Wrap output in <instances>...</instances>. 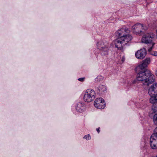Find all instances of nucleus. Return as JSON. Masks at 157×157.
I'll list each match as a JSON object with an SVG mask.
<instances>
[{
  "instance_id": "obj_21",
  "label": "nucleus",
  "mask_w": 157,
  "mask_h": 157,
  "mask_svg": "<svg viewBox=\"0 0 157 157\" xmlns=\"http://www.w3.org/2000/svg\"><path fill=\"white\" fill-rule=\"evenodd\" d=\"M125 57H124V56H123L122 57V59H121L122 63H123L124 62V61H125Z\"/></svg>"
},
{
  "instance_id": "obj_14",
  "label": "nucleus",
  "mask_w": 157,
  "mask_h": 157,
  "mask_svg": "<svg viewBox=\"0 0 157 157\" xmlns=\"http://www.w3.org/2000/svg\"><path fill=\"white\" fill-rule=\"evenodd\" d=\"M97 90L98 93L102 94L106 90V86L103 85H100L97 88Z\"/></svg>"
},
{
  "instance_id": "obj_6",
  "label": "nucleus",
  "mask_w": 157,
  "mask_h": 157,
  "mask_svg": "<svg viewBox=\"0 0 157 157\" xmlns=\"http://www.w3.org/2000/svg\"><path fill=\"white\" fill-rule=\"evenodd\" d=\"M94 105L96 108L99 109H104L105 106L104 100L101 98H97L94 101Z\"/></svg>"
},
{
  "instance_id": "obj_3",
  "label": "nucleus",
  "mask_w": 157,
  "mask_h": 157,
  "mask_svg": "<svg viewBox=\"0 0 157 157\" xmlns=\"http://www.w3.org/2000/svg\"><path fill=\"white\" fill-rule=\"evenodd\" d=\"M147 29V27L143 24L137 23L132 27L133 32L136 35H141L144 33V31Z\"/></svg>"
},
{
  "instance_id": "obj_26",
  "label": "nucleus",
  "mask_w": 157,
  "mask_h": 157,
  "mask_svg": "<svg viewBox=\"0 0 157 157\" xmlns=\"http://www.w3.org/2000/svg\"><path fill=\"white\" fill-rule=\"evenodd\" d=\"M156 32H157L156 37H157V30H156Z\"/></svg>"
},
{
  "instance_id": "obj_1",
  "label": "nucleus",
  "mask_w": 157,
  "mask_h": 157,
  "mask_svg": "<svg viewBox=\"0 0 157 157\" xmlns=\"http://www.w3.org/2000/svg\"><path fill=\"white\" fill-rule=\"evenodd\" d=\"M129 30L126 28L120 29L116 33V36L118 37L115 41V47L118 49L121 50L125 45H129L132 39V36L128 34Z\"/></svg>"
},
{
  "instance_id": "obj_24",
  "label": "nucleus",
  "mask_w": 157,
  "mask_h": 157,
  "mask_svg": "<svg viewBox=\"0 0 157 157\" xmlns=\"http://www.w3.org/2000/svg\"><path fill=\"white\" fill-rule=\"evenodd\" d=\"M136 82L135 80H134L132 82V84H134Z\"/></svg>"
},
{
  "instance_id": "obj_5",
  "label": "nucleus",
  "mask_w": 157,
  "mask_h": 157,
  "mask_svg": "<svg viewBox=\"0 0 157 157\" xmlns=\"http://www.w3.org/2000/svg\"><path fill=\"white\" fill-rule=\"evenodd\" d=\"M155 34L152 33H147L142 39V42L146 44H150L156 38Z\"/></svg>"
},
{
  "instance_id": "obj_25",
  "label": "nucleus",
  "mask_w": 157,
  "mask_h": 157,
  "mask_svg": "<svg viewBox=\"0 0 157 157\" xmlns=\"http://www.w3.org/2000/svg\"><path fill=\"white\" fill-rule=\"evenodd\" d=\"M155 74L157 76V70L155 71Z\"/></svg>"
},
{
  "instance_id": "obj_17",
  "label": "nucleus",
  "mask_w": 157,
  "mask_h": 157,
  "mask_svg": "<svg viewBox=\"0 0 157 157\" xmlns=\"http://www.w3.org/2000/svg\"><path fill=\"white\" fill-rule=\"evenodd\" d=\"M150 54L154 56H157V52L156 51H153L150 52Z\"/></svg>"
},
{
  "instance_id": "obj_2",
  "label": "nucleus",
  "mask_w": 157,
  "mask_h": 157,
  "mask_svg": "<svg viewBox=\"0 0 157 157\" xmlns=\"http://www.w3.org/2000/svg\"><path fill=\"white\" fill-rule=\"evenodd\" d=\"M137 73V80L141 82L144 86H148L154 82V75L149 70H139Z\"/></svg>"
},
{
  "instance_id": "obj_23",
  "label": "nucleus",
  "mask_w": 157,
  "mask_h": 157,
  "mask_svg": "<svg viewBox=\"0 0 157 157\" xmlns=\"http://www.w3.org/2000/svg\"><path fill=\"white\" fill-rule=\"evenodd\" d=\"M154 97L155 98V99H156V100H157V94L155 95Z\"/></svg>"
},
{
  "instance_id": "obj_13",
  "label": "nucleus",
  "mask_w": 157,
  "mask_h": 157,
  "mask_svg": "<svg viewBox=\"0 0 157 157\" xmlns=\"http://www.w3.org/2000/svg\"><path fill=\"white\" fill-rule=\"evenodd\" d=\"M151 97L150 99V102L153 104V105L152 106V109L153 110L154 112H156L157 111V105H155L156 103H157V100L155 99V98L154 97V96H150Z\"/></svg>"
},
{
  "instance_id": "obj_9",
  "label": "nucleus",
  "mask_w": 157,
  "mask_h": 157,
  "mask_svg": "<svg viewBox=\"0 0 157 157\" xmlns=\"http://www.w3.org/2000/svg\"><path fill=\"white\" fill-rule=\"evenodd\" d=\"M146 54V50L143 48L138 50L135 53V56L138 59H142L145 57Z\"/></svg>"
},
{
  "instance_id": "obj_10",
  "label": "nucleus",
  "mask_w": 157,
  "mask_h": 157,
  "mask_svg": "<svg viewBox=\"0 0 157 157\" xmlns=\"http://www.w3.org/2000/svg\"><path fill=\"white\" fill-rule=\"evenodd\" d=\"M97 47L99 49L109 46V44L107 41L105 40H98L97 43Z\"/></svg>"
},
{
  "instance_id": "obj_19",
  "label": "nucleus",
  "mask_w": 157,
  "mask_h": 157,
  "mask_svg": "<svg viewBox=\"0 0 157 157\" xmlns=\"http://www.w3.org/2000/svg\"><path fill=\"white\" fill-rule=\"evenodd\" d=\"M154 44L152 43V46L150 48L148 49V52H149L150 53V52H151V50H152L153 47V46L154 45Z\"/></svg>"
},
{
  "instance_id": "obj_12",
  "label": "nucleus",
  "mask_w": 157,
  "mask_h": 157,
  "mask_svg": "<svg viewBox=\"0 0 157 157\" xmlns=\"http://www.w3.org/2000/svg\"><path fill=\"white\" fill-rule=\"evenodd\" d=\"M99 50L100 54L102 57H107L109 52V47H105V48L100 49Z\"/></svg>"
},
{
  "instance_id": "obj_16",
  "label": "nucleus",
  "mask_w": 157,
  "mask_h": 157,
  "mask_svg": "<svg viewBox=\"0 0 157 157\" xmlns=\"http://www.w3.org/2000/svg\"><path fill=\"white\" fill-rule=\"evenodd\" d=\"M83 138L85 139L86 140H89L91 139V137L89 134H88L87 135H85L84 136Z\"/></svg>"
},
{
  "instance_id": "obj_20",
  "label": "nucleus",
  "mask_w": 157,
  "mask_h": 157,
  "mask_svg": "<svg viewBox=\"0 0 157 157\" xmlns=\"http://www.w3.org/2000/svg\"><path fill=\"white\" fill-rule=\"evenodd\" d=\"M84 78H79L78 79V80L81 82H83L84 81Z\"/></svg>"
},
{
  "instance_id": "obj_8",
  "label": "nucleus",
  "mask_w": 157,
  "mask_h": 157,
  "mask_svg": "<svg viewBox=\"0 0 157 157\" xmlns=\"http://www.w3.org/2000/svg\"><path fill=\"white\" fill-rule=\"evenodd\" d=\"M150 58H147L144 60L142 63L140 64L136 68V69L139 70H148L145 68L147 67L148 65L150 62Z\"/></svg>"
},
{
  "instance_id": "obj_15",
  "label": "nucleus",
  "mask_w": 157,
  "mask_h": 157,
  "mask_svg": "<svg viewBox=\"0 0 157 157\" xmlns=\"http://www.w3.org/2000/svg\"><path fill=\"white\" fill-rule=\"evenodd\" d=\"M153 121L155 124H157V113L155 114L154 116Z\"/></svg>"
},
{
  "instance_id": "obj_22",
  "label": "nucleus",
  "mask_w": 157,
  "mask_h": 157,
  "mask_svg": "<svg viewBox=\"0 0 157 157\" xmlns=\"http://www.w3.org/2000/svg\"><path fill=\"white\" fill-rule=\"evenodd\" d=\"M96 130H97V131L99 133L100 132V128H97L96 129Z\"/></svg>"
},
{
  "instance_id": "obj_4",
  "label": "nucleus",
  "mask_w": 157,
  "mask_h": 157,
  "mask_svg": "<svg viewBox=\"0 0 157 157\" xmlns=\"http://www.w3.org/2000/svg\"><path fill=\"white\" fill-rule=\"evenodd\" d=\"M95 98V93L94 91L91 89H87L85 92L83 99L85 101L90 102L93 101Z\"/></svg>"
},
{
  "instance_id": "obj_11",
  "label": "nucleus",
  "mask_w": 157,
  "mask_h": 157,
  "mask_svg": "<svg viewBox=\"0 0 157 157\" xmlns=\"http://www.w3.org/2000/svg\"><path fill=\"white\" fill-rule=\"evenodd\" d=\"M148 94L150 96H154L157 94V83L153 84L148 89Z\"/></svg>"
},
{
  "instance_id": "obj_7",
  "label": "nucleus",
  "mask_w": 157,
  "mask_h": 157,
  "mask_svg": "<svg viewBox=\"0 0 157 157\" xmlns=\"http://www.w3.org/2000/svg\"><path fill=\"white\" fill-rule=\"evenodd\" d=\"M76 111L79 113H82L86 110V106L83 102H79L76 103L75 105Z\"/></svg>"
},
{
  "instance_id": "obj_18",
  "label": "nucleus",
  "mask_w": 157,
  "mask_h": 157,
  "mask_svg": "<svg viewBox=\"0 0 157 157\" xmlns=\"http://www.w3.org/2000/svg\"><path fill=\"white\" fill-rule=\"evenodd\" d=\"M102 78L101 76H98L95 79V81H100V80L98 81V79H102Z\"/></svg>"
}]
</instances>
